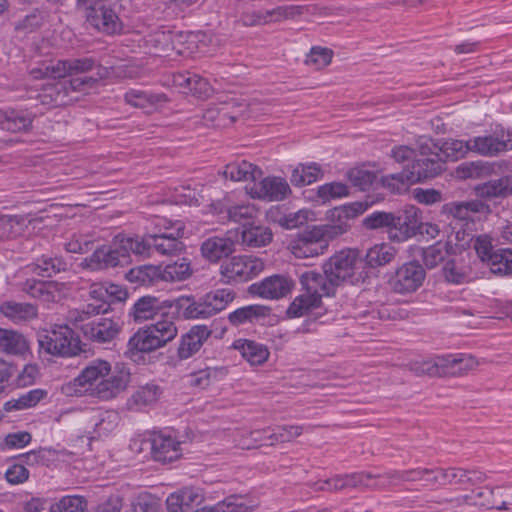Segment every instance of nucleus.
Segmentation results:
<instances>
[{
    "label": "nucleus",
    "mask_w": 512,
    "mask_h": 512,
    "mask_svg": "<svg viewBox=\"0 0 512 512\" xmlns=\"http://www.w3.org/2000/svg\"><path fill=\"white\" fill-rule=\"evenodd\" d=\"M472 138L467 141L458 139H447L442 143H436L434 140L421 136V147L422 149H430L436 151L444 162L457 161L468 152H473Z\"/></svg>",
    "instance_id": "nucleus-15"
},
{
    "label": "nucleus",
    "mask_w": 512,
    "mask_h": 512,
    "mask_svg": "<svg viewBox=\"0 0 512 512\" xmlns=\"http://www.w3.org/2000/svg\"><path fill=\"white\" fill-rule=\"evenodd\" d=\"M128 353H149L163 347L149 326L139 329L128 341Z\"/></svg>",
    "instance_id": "nucleus-28"
},
{
    "label": "nucleus",
    "mask_w": 512,
    "mask_h": 512,
    "mask_svg": "<svg viewBox=\"0 0 512 512\" xmlns=\"http://www.w3.org/2000/svg\"><path fill=\"white\" fill-rule=\"evenodd\" d=\"M395 476L389 473L373 474L370 472H360L346 475L349 488H373L381 489L393 484Z\"/></svg>",
    "instance_id": "nucleus-29"
},
{
    "label": "nucleus",
    "mask_w": 512,
    "mask_h": 512,
    "mask_svg": "<svg viewBox=\"0 0 512 512\" xmlns=\"http://www.w3.org/2000/svg\"><path fill=\"white\" fill-rule=\"evenodd\" d=\"M262 259L253 256H234L223 262L220 274L227 284L244 283L258 276L264 270Z\"/></svg>",
    "instance_id": "nucleus-9"
},
{
    "label": "nucleus",
    "mask_w": 512,
    "mask_h": 512,
    "mask_svg": "<svg viewBox=\"0 0 512 512\" xmlns=\"http://www.w3.org/2000/svg\"><path fill=\"white\" fill-rule=\"evenodd\" d=\"M22 291L43 303L59 302L65 297L67 289L64 283L56 281L26 280L21 287Z\"/></svg>",
    "instance_id": "nucleus-16"
},
{
    "label": "nucleus",
    "mask_w": 512,
    "mask_h": 512,
    "mask_svg": "<svg viewBox=\"0 0 512 512\" xmlns=\"http://www.w3.org/2000/svg\"><path fill=\"white\" fill-rule=\"evenodd\" d=\"M333 57V51L329 48L313 47L306 56V65L315 70H320L330 64Z\"/></svg>",
    "instance_id": "nucleus-59"
},
{
    "label": "nucleus",
    "mask_w": 512,
    "mask_h": 512,
    "mask_svg": "<svg viewBox=\"0 0 512 512\" xmlns=\"http://www.w3.org/2000/svg\"><path fill=\"white\" fill-rule=\"evenodd\" d=\"M232 348L237 350L252 366L262 365L268 360L270 355L266 345L249 339L235 340Z\"/></svg>",
    "instance_id": "nucleus-26"
},
{
    "label": "nucleus",
    "mask_w": 512,
    "mask_h": 512,
    "mask_svg": "<svg viewBox=\"0 0 512 512\" xmlns=\"http://www.w3.org/2000/svg\"><path fill=\"white\" fill-rule=\"evenodd\" d=\"M395 249L387 244L375 245L366 253V263L376 268L388 264L394 259Z\"/></svg>",
    "instance_id": "nucleus-52"
},
{
    "label": "nucleus",
    "mask_w": 512,
    "mask_h": 512,
    "mask_svg": "<svg viewBox=\"0 0 512 512\" xmlns=\"http://www.w3.org/2000/svg\"><path fill=\"white\" fill-rule=\"evenodd\" d=\"M271 230L262 225L244 226L240 233V242L248 248H259L268 245L272 241Z\"/></svg>",
    "instance_id": "nucleus-36"
},
{
    "label": "nucleus",
    "mask_w": 512,
    "mask_h": 512,
    "mask_svg": "<svg viewBox=\"0 0 512 512\" xmlns=\"http://www.w3.org/2000/svg\"><path fill=\"white\" fill-rule=\"evenodd\" d=\"M165 231L150 234L151 254L156 251L161 255H176L183 249L180 238L184 235L185 226L182 222L163 220Z\"/></svg>",
    "instance_id": "nucleus-13"
},
{
    "label": "nucleus",
    "mask_w": 512,
    "mask_h": 512,
    "mask_svg": "<svg viewBox=\"0 0 512 512\" xmlns=\"http://www.w3.org/2000/svg\"><path fill=\"white\" fill-rule=\"evenodd\" d=\"M323 176V170L317 163L299 164L291 173L290 181L294 186L310 185Z\"/></svg>",
    "instance_id": "nucleus-43"
},
{
    "label": "nucleus",
    "mask_w": 512,
    "mask_h": 512,
    "mask_svg": "<svg viewBox=\"0 0 512 512\" xmlns=\"http://www.w3.org/2000/svg\"><path fill=\"white\" fill-rule=\"evenodd\" d=\"M67 263L62 257L42 256L35 263V273L42 277H52L66 271Z\"/></svg>",
    "instance_id": "nucleus-49"
},
{
    "label": "nucleus",
    "mask_w": 512,
    "mask_h": 512,
    "mask_svg": "<svg viewBox=\"0 0 512 512\" xmlns=\"http://www.w3.org/2000/svg\"><path fill=\"white\" fill-rule=\"evenodd\" d=\"M24 231V219L18 216L0 217V237L13 238L21 235Z\"/></svg>",
    "instance_id": "nucleus-58"
},
{
    "label": "nucleus",
    "mask_w": 512,
    "mask_h": 512,
    "mask_svg": "<svg viewBox=\"0 0 512 512\" xmlns=\"http://www.w3.org/2000/svg\"><path fill=\"white\" fill-rule=\"evenodd\" d=\"M173 306L177 314L184 319L210 318L202 297L195 299L193 296H182L174 301Z\"/></svg>",
    "instance_id": "nucleus-34"
},
{
    "label": "nucleus",
    "mask_w": 512,
    "mask_h": 512,
    "mask_svg": "<svg viewBox=\"0 0 512 512\" xmlns=\"http://www.w3.org/2000/svg\"><path fill=\"white\" fill-rule=\"evenodd\" d=\"M445 376H461L473 370L478 361L470 354H449L444 356Z\"/></svg>",
    "instance_id": "nucleus-38"
},
{
    "label": "nucleus",
    "mask_w": 512,
    "mask_h": 512,
    "mask_svg": "<svg viewBox=\"0 0 512 512\" xmlns=\"http://www.w3.org/2000/svg\"><path fill=\"white\" fill-rule=\"evenodd\" d=\"M33 115L23 110L0 111V129L17 133L30 129Z\"/></svg>",
    "instance_id": "nucleus-32"
},
{
    "label": "nucleus",
    "mask_w": 512,
    "mask_h": 512,
    "mask_svg": "<svg viewBox=\"0 0 512 512\" xmlns=\"http://www.w3.org/2000/svg\"><path fill=\"white\" fill-rule=\"evenodd\" d=\"M118 247L125 258L126 264L130 262V255L148 258L151 256L150 234L144 237L128 236L123 234L116 235Z\"/></svg>",
    "instance_id": "nucleus-22"
},
{
    "label": "nucleus",
    "mask_w": 512,
    "mask_h": 512,
    "mask_svg": "<svg viewBox=\"0 0 512 512\" xmlns=\"http://www.w3.org/2000/svg\"><path fill=\"white\" fill-rule=\"evenodd\" d=\"M130 374L127 371H112L107 360L90 361L72 381L62 386L67 396H91L101 400H110L123 392L129 385Z\"/></svg>",
    "instance_id": "nucleus-1"
},
{
    "label": "nucleus",
    "mask_w": 512,
    "mask_h": 512,
    "mask_svg": "<svg viewBox=\"0 0 512 512\" xmlns=\"http://www.w3.org/2000/svg\"><path fill=\"white\" fill-rule=\"evenodd\" d=\"M128 279L142 285H152L162 280V271L154 265H144L133 268L128 273Z\"/></svg>",
    "instance_id": "nucleus-51"
},
{
    "label": "nucleus",
    "mask_w": 512,
    "mask_h": 512,
    "mask_svg": "<svg viewBox=\"0 0 512 512\" xmlns=\"http://www.w3.org/2000/svg\"><path fill=\"white\" fill-rule=\"evenodd\" d=\"M367 229L389 227V237L394 241H405L416 235V211H406L404 215L395 216L388 212H373L363 220Z\"/></svg>",
    "instance_id": "nucleus-6"
},
{
    "label": "nucleus",
    "mask_w": 512,
    "mask_h": 512,
    "mask_svg": "<svg viewBox=\"0 0 512 512\" xmlns=\"http://www.w3.org/2000/svg\"><path fill=\"white\" fill-rule=\"evenodd\" d=\"M235 251L233 233L228 232L222 236H212L201 244L202 256L210 262H218Z\"/></svg>",
    "instance_id": "nucleus-20"
},
{
    "label": "nucleus",
    "mask_w": 512,
    "mask_h": 512,
    "mask_svg": "<svg viewBox=\"0 0 512 512\" xmlns=\"http://www.w3.org/2000/svg\"><path fill=\"white\" fill-rule=\"evenodd\" d=\"M38 342L42 351L55 356H73L79 350L73 330L66 325L40 335Z\"/></svg>",
    "instance_id": "nucleus-11"
},
{
    "label": "nucleus",
    "mask_w": 512,
    "mask_h": 512,
    "mask_svg": "<svg viewBox=\"0 0 512 512\" xmlns=\"http://www.w3.org/2000/svg\"><path fill=\"white\" fill-rule=\"evenodd\" d=\"M217 374L218 371L215 368L207 367L189 374L187 376V383L191 387L205 389L211 385Z\"/></svg>",
    "instance_id": "nucleus-62"
},
{
    "label": "nucleus",
    "mask_w": 512,
    "mask_h": 512,
    "mask_svg": "<svg viewBox=\"0 0 512 512\" xmlns=\"http://www.w3.org/2000/svg\"><path fill=\"white\" fill-rule=\"evenodd\" d=\"M363 263L356 250L344 249L331 256L324 264V273L336 286L359 282L364 278Z\"/></svg>",
    "instance_id": "nucleus-4"
},
{
    "label": "nucleus",
    "mask_w": 512,
    "mask_h": 512,
    "mask_svg": "<svg viewBox=\"0 0 512 512\" xmlns=\"http://www.w3.org/2000/svg\"><path fill=\"white\" fill-rule=\"evenodd\" d=\"M303 289L311 296H315L321 302L323 296H329L334 292L336 285L331 283L327 275L306 271L300 277Z\"/></svg>",
    "instance_id": "nucleus-25"
},
{
    "label": "nucleus",
    "mask_w": 512,
    "mask_h": 512,
    "mask_svg": "<svg viewBox=\"0 0 512 512\" xmlns=\"http://www.w3.org/2000/svg\"><path fill=\"white\" fill-rule=\"evenodd\" d=\"M102 305L87 304L82 309L69 312L68 318L81 332L84 339L105 345L117 340L123 330V321L119 317L100 315Z\"/></svg>",
    "instance_id": "nucleus-2"
},
{
    "label": "nucleus",
    "mask_w": 512,
    "mask_h": 512,
    "mask_svg": "<svg viewBox=\"0 0 512 512\" xmlns=\"http://www.w3.org/2000/svg\"><path fill=\"white\" fill-rule=\"evenodd\" d=\"M318 197L323 201H330L348 195V187L340 182L326 183L318 188Z\"/></svg>",
    "instance_id": "nucleus-64"
},
{
    "label": "nucleus",
    "mask_w": 512,
    "mask_h": 512,
    "mask_svg": "<svg viewBox=\"0 0 512 512\" xmlns=\"http://www.w3.org/2000/svg\"><path fill=\"white\" fill-rule=\"evenodd\" d=\"M247 193L253 198L280 201L284 199L291 189L285 179L281 177H267L258 184L246 187Z\"/></svg>",
    "instance_id": "nucleus-18"
},
{
    "label": "nucleus",
    "mask_w": 512,
    "mask_h": 512,
    "mask_svg": "<svg viewBox=\"0 0 512 512\" xmlns=\"http://www.w3.org/2000/svg\"><path fill=\"white\" fill-rule=\"evenodd\" d=\"M391 156L396 162L405 164V168L400 173L382 177L381 185L391 193L402 194L407 192L409 187L416 183L413 171L416 162L415 152L408 146H399L391 151Z\"/></svg>",
    "instance_id": "nucleus-7"
},
{
    "label": "nucleus",
    "mask_w": 512,
    "mask_h": 512,
    "mask_svg": "<svg viewBox=\"0 0 512 512\" xmlns=\"http://www.w3.org/2000/svg\"><path fill=\"white\" fill-rule=\"evenodd\" d=\"M223 176L232 181L254 182L262 177V171L248 161L234 162L225 166Z\"/></svg>",
    "instance_id": "nucleus-35"
},
{
    "label": "nucleus",
    "mask_w": 512,
    "mask_h": 512,
    "mask_svg": "<svg viewBox=\"0 0 512 512\" xmlns=\"http://www.w3.org/2000/svg\"><path fill=\"white\" fill-rule=\"evenodd\" d=\"M212 331L206 325L193 326L182 336L177 353L180 359H188L197 353L208 340Z\"/></svg>",
    "instance_id": "nucleus-21"
},
{
    "label": "nucleus",
    "mask_w": 512,
    "mask_h": 512,
    "mask_svg": "<svg viewBox=\"0 0 512 512\" xmlns=\"http://www.w3.org/2000/svg\"><path fill=\"white\" fill-rule=\"evenodd\" d=\"M161 310V302L154 296H143L139 298L131 308L129 316L135 322H143L154 318Z\"/></svg>",
    "instance_id": "nucleus-42"
},
{
    "label": "nucleus",
    "mask_w": 512,
    "mask_h": 512,
    "mask_svg": "<svg viewBox=\"0 0 512 512\" xmlns=\"http://www.w3.org/2000/svg\"><path fill=\"white\" fill-rule=\"evenodd\" d=\"M442 275L446 282L461 285L473 280L472 268L463 258H452L445 262Z\"/></svg>",
    "instance_id": "nucleus-27"
},
{
    "label": "nucleus",
    "mask_w": 512,
    "mask_h": 512,
    "mask_svg": "<svg viewBox=\"0 0 512 512\" xmlns=\"http://www.w3.org/2000/svg\"><path fill=\"white\" fill-rule=\"evenodd\" d=\"M109 74V69L102 66L93 57L43 61L30 69V75L34 79H59L73 75L76 76L75 78L94 79L89 90L94 88L100 80L107 78Z\"/></svg>",
    "instance_id": "nucleus-3"
},
{
    "label": "nucleus",
    "mask_w": 512,
    "mask_h": 512,
    "mask_svg": "<svg viewBox=\"0 0 512 512\" xmlns=\"http://www.w3.org/2000/svg\"><path fill=\"white\" fill-rule=\"evenodd\" d=\"M28 349L25 337L17 331L0 328V352L8 355H21Z\"/></svg>",
    "instance_id": "nucleus-41"
},
{
    "label": "nucleus",
    "mask_w": 512,
    "mask_h": 512,
    "mask_svg": "<svg viewBox=\"0 0 512 512\" xmlns=\"http://www.w3.org/2000/svg\"><path fill=\"white\" fill-rule=\"evenodd\" d=\"M347 176L351 184L362 191L367 190L376 181L375 173L363 168H352Z\"/></svg>",
    "instance_id": "nucleus-61"
},
{
    "label": "nucleus",
    "mask_w": 512,
    "mask_h": 512,
    "mask_svg": "<svg viewBox=\"0 0 512 512\" xmlns=\"http://www.w3.org/2000/svg\"><path fill=\"white\" fill-rule=\"evenodd\" d=\"M123 265H126V262L118 247L116 236L109 244L101 245L95 249L80 264L83 269L90 271H102Z\"/></svg>",
    "instance_id": "nucleus-14"
},
{
    "label": "nucleus",
    "mask_w": 512,
    "mask_h": 512,
    "mask_svg": "<svg viewBox=\"0 0 512 512\" xmlns=\"http://www.w3.org/2000/svg\"><path fill=\"white\" fill-rule=\"evenodd\" d=\"M235 292L228 288L216 289L205 294L202 299L209 317L224 310L234 299Z\"/></svg>",
    "instance_id": "nucleus-39"
},
{
    "label": "nucleus",
    "mask_w": 512,
    "mask_h": 512,
    "mask_svg": "<svg viewBox=\"0 0 512 512\" xmlns=\"http://www.w3.org/2000/svg\"><path fill=\"white\" fill-rule=\"evenodd\" d=\"M476 195L481 199L503 198L512 192V178L503 176L475 186Z\"/></svg>",
    "instance_id": "nucleus-33"
},
{
    "label": "nucleus",
    "mask_w": 512,
    "mask_h": 512,
    "mask_svg": "<svg viewBox=\"0 0 512 512\" xmlns=\"http://www.w3.org/2000/svg\"><path fill=\"white\" fill-rule=\"evenodd\" d=\"M119 420L120 416L114 410L100 412L95 422L96 432L100 436L108 435L118 426Z\"/></svg>",
    "instance_id": "nucleus-60"
},
{
    "label": "nucleus",
    "mask_w": 512,
    "mask_h": 512,
    "mask_svg": "<svg viewBox=\"0 0 512 512\" xmlns=\"http://www.w3.org/2000/svg\"><path fill=\"white\" fill-rule=\"evenodd\" d=\"M291 252L297 257V258H309V257H315L323 254L324 251V244L322 242L319 243H309L306 240H302L300 238L293 241L290 245Z\"/></svg>",
    "instance_id": "nucleus-57"
},
{
    "label": "nucleus",
    "mask_w": 512,
    "mask_h": 512,
    "mask_svg": "<svg viewBox=\"0 0 512 512\" xmlns=\"http://www.w3.org/2000/svg\"><path fill=\"white\" fill-rule=\"evenodd\" d=\"M97 239L98 238L95 233L92 232L73 233L65 243L64 247L69 253L83 254L91 250Z\"/></svg>",
    "instance_id": "nucleus-48"
},
{
    "label": "nucleus",
    "mask_w": 512,
    "mask_h": 512,
    "mask_svg": "<svg viewBox=\"0 0 512 512\" xmlns=\"http://www.w3.org/2000/svg\"><path fill=\"white\" fill-rule=\"evenodd\" d=\"M294 282L284 275H272L252 285L254 292L265 299H279L291 292Z\"/></svg>",
    "instance_id": "nucleus-19"
},
{
    "label": "nucleus",
    "mask_w": 512,
    "mask_h": 512,
    "mask_svg": "<svg viewBox=\"0 0 512 512\" xmlns=\"http://www.w3.org/2000/svg\"><path fill=\"white\" fill-rule=\"evenodd\" d=\"M87 502L80 496H64L50 506L49 512H85Z\"/></svg>",
    "instance_id": "nucleus-54"
},
{
    "label": "nucleus",
    "mask_w": 512,
    "mask_h": 512,
    "mask_svg": "<svg viewBox=\"0 0 512 512\" xmlns=\"http://www.w3.org/2000/svg\"><path fill=\"white\" fill-rule=\"evenodd\" d=\"M161 395L158 385L149 383L139 387L127 401L130 410H142L143 408L156 403Z\"/></svg>",
    "instance_id": "nucleus-37"
},
{
    "label": "nucleus",
    "mask_w": 512,
    "mask_h": 512,
    "mask_svg": "<svg viewBox=\"0 0 512 512\" xmlns=\"http://www.w3.org/2000/svg\"><path fill=\"white\" fill-rule=\"evenodd\" d=\"M49 14L40 9H35L15 23V30L20 33H32L41 29L48 23Z\"/></svg>",
    "instance_id": "nucleus-47"
},
{
    "label": "nucleus",
    "mask_w": 512,
    "mask_h": 512,
    "mask_svg": "<svg viewBox=\"0 0 512 512\" xmlns=\"http://www.w3.org/2000/svg\"><path fill=\"white\" fill-rule=\"evenodd\" d=\"M77 6L86 22L97 31L105 34L121 31V20L110 0H78Z\"/></svg>",
    "instance_id": "nucleus-5"
},
{
    "label": "nucleus",
    "mask_w": 512,
    "mask_h": 512,
    "mask_svg": "<svg viewBox=\"0 0 512 512\" xmlns=\"http://www.w3.org/2000/svg\"><path fill=\"white\" fill-rule=\"evenodd\" d=\"M321 302L315 296L305 293L296 297L290 304L287 314L290 317H301L307 314L311 309L319 307Z\"/></svg>",
    "instance_id": "nucleus-53"
},
{
    "label": "nucleus",
    "mask_w": 512,
    "mask_h": 512,
    "mask_svg": "<svg viewBox=\"0 0 512 512\" xmlns=\"http://www.w3.org/2000/svg\"><path fill=\"white\" fill-rule=\"evenodd\" d=\"M91 78H71L46 85L38 95L40 102L46 106H62L68 104L75 98L72 93H87L89 86L94 83Z\"/></svg>",
    "instance_id": "nucleus-8"
},
{
    "label": "nucleus",
    "mask_w": 512,
    "mask_h": 512,
    "mask_svg": "<svg viewBox=\"0 0 512 512\" xmlns=\"http://www.w3.org/2000/svg\"><path fill=\"white\" fill-rule=\"evenodd\" d=\"M270 309L262 305H248L236 309L228 315L229 322L238 326L247 322H253L269 315Z\"/></svg>",
    "instance_id": "nucleus-44"
},
{
    "label": "nucleus",
    "mask_w": 512,
    "mask_h": 512,
    "mask_svg": "<svg viewBox=\"0 0 512 512\" xmlns=\"http://www.w3.org/2000/svg\"><path fill=\"white\" fill-rule=\"evenodd\" d=\"M124 99L127 104L144 109L148 113L162 107L168 101L165 94H153L141 90H130L126 92Z\"/></svg>",
    "instance_id": "nucleus-30"
},
{
    "label": "nucleus",
    "mask_w": 512,
    "mask_h": 512,
    "mask_svg": "<svg viewBox=\"0 0 512 512\" xmlns=\"http://www.w3.org/2000/svg\"><path fill=\"white\" fill-rule=\"evenodd\" d=\"M240 105L234 98H230L218 104L209 105L203 113L206 125L214 127H227L241 114Z\"/></svg>",
    "instance_id": "nucleus-17"
},
{
    "label": "nucleus",
    "mask_w": 512,
    "mask_h": 512,
    "mask_svg": "<svg viewBox=\"0 0 512 512\" xmlns=\"http://www.w3.org/2000/svg\"><path fill=\"white\" fill-rule=\"evenodd\" d=\"M148 326L155 336H157L158 340H160L162 346H165L168 342L172 341L178 333L176 324L172 317L168 315H163L160 320Z\"/></svg>",
    "instance_id": "nucleus-50"
},
{
    "label": "nucleus",
    "mask_w": 512,
    "mask_h": 512,
    "mask_svg": "<svg viewBox=\"0 0 512 512\" xmlns=\"http://www.w3.org/2000/svg\"><path fill=\"white\" fill-rule=\"evenodd\" d=\"M444 356H434L422 359L418 362V376L426 375L429 377L445 376Z\"/></svg>",
    "instance_id": "nucleus-56"
},
{
    "label": "nucleus",
    "mask_w": 512,
    "mask_h": 512,
    "mask_svg": "<svg viewBox=\"0 0 512 512\" xmlns=\"http://www.w3.org/2000/svg\"><path fill=\"white\" fill-rule=\"evenodd\" d=\"M151 451L156 461L172 462L180 456V443L169 435L154 434L151 439Z\"/></svg>",
    "instance_id": "nucleus-24"
},
{
    "label": "nucleus",
    "mask_w": 512,
    "mask_h": 512,
    "mask_svg": "<svg viewBox=\"0 0 512 512\" xmlns=\"http://www.w3.org/2000/svg\"><path fill=\"white\" fill-rule=\"evenodd\" d=\"M452 249L451 241H437L435 244L423 249V263L426 268L433 269L442 263L450 254Z\"/></svg>",
    "instance_id": "nucleus-46"
},
{
    "label": "nucleus",
    "mask_w": 512,
    "mask_h": 512,
    "mask_svg": "<svg viewBox=\"0 0 512 512\" xmlns=\"http://www.w3.org/2000/svg\"><path fill=\"white\" fill-rule=\"evenodd\" d=\"M445 162L432 149H422L421 137H418V182L433 178L444 169Z\"/></svg>",
    "instance_id": "nucleus-23"
},
{
    "label": "nucleus",
    "mask_w": 512,
    "mask_h": 512,
    "mask_svg": "<svg viewBox=\"0 0 512 512\" xmlns=\"http://www.w3.org/2000/svg\"><path fill=\"white\" fill-rule=\"evenodd\" d=\"M0 313L14 323H19L36 318L37 308L30 303L6 301L0 305Z\"/></svg>",
    "instance_id": "nucleus-40"
},
{
    "label": "nucleus",
    "mask_w": 512,
    "mask_h": 512,
    "mask_svg": "<svg viewBox=\"0 0 512 512\" xmlns=\"http://www.w3.org/2000/svg\"><path fill=\"white\" fill-rule=\"evenodd\" d=\"M393 288L398 293L416 290V261H410L397 270Z\"/></svg>",
    "instance_id": "nucleus-45"
},
{
    "label": "nucleus",
    "mask_w": 512,
    "mask_h": 512,
    "mask_svg": "<svg viewBox=\"0 0 512 512\" xmlns=\"http://www.w3.org/2000/svg\"><path fill=\"white\" fill-rule=\"evenodd\" d=\"M303 432V427L298 425H285L278 426L272 430V433L268 435V438L271 439L270 443L275 444L278 442H289L294 438L300 436Z\"/></svg>",
    "instance_id": "nucleus-63"
},
{
    "label": "nucleus",
    "mask_w": 512,
    "mask_h": 512,
    "mask_svg": "<svg viewBox=\"0 0 512 512\" xmlns=\"http://www.w3.org/2000/svg\"><path fill=\"white\" fill-rule=\"evenodd\" d=\"M473 152L494 157L512 150V130L502 125H495L484 135L472 138Z\"/></svg>",
    "instance_id": "nucleus-10"
},
{
    "label": "nucleus",
    "mask_w": 512,
    "mask_h": 512,
    "mask_svg": "<svg viewBox=\"0 0 512 512\" xmlns=\"http://www.w3.org/2000/svg\"><path fill=\"white\" fill-rule=\"evenodd\" d=\"M443 212L453 218L450 226L452 230H455L457 226H474L476 217L478 215H489L491 208L481 199H472L446 203L443 206Z\"/></svg>",
    "instance_id": "nucleus-12"
},
{
    "label": "nucleus",
    "mask_w": 512,
    "mask_h": 512,
    "mask_svg": "<svg viewBox=\"0 0 512 512\" xmlns=\"http://www.w3.org/2000/svg\"><path fill=\"white\" fill-rule=\"evenodd\" d=\"M490 270L494 274H512V249H500L492 256Z\"/></svg>",
    "instance_id": "nucleus-55"
},
{
    "label": "nucleus",
    "mask_w": 512,
    "mask_h": 512,
    "mask_svg": "<svg viewBox=\"0 0 512 512\" xmlns=\"http://www.w3.org/2000/svg\"><path fill=\"white\" fill-rule=\"evenodd\" d=\"M202 501V495L198 489L185 487L171 493L166 499L169 512H186L193 504Z\"/></svg>",
    "instance_id": "nucleus-31"
}]
</instances>
